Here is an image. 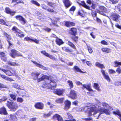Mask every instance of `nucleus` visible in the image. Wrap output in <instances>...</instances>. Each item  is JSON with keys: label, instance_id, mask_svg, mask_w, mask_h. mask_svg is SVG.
Segmentation results:
<instances>
[{"label": "nucleus", "instance_id": "nucleus-60", "mask_svg": "<svg viewBox=\"0 0 121 121\" xmlns=\"http://www.w3.org/2000/svg\"><path fill=\"white\" fill-rule=\"evenodd\" d=\"M57 22L56 21H53L52 22V24L54 25L57 27H58V25L57 24Z\"/></svg>", "mask_w": 121, "mask_h": 121}, {"label": "nucleus", "instance_id": "nucleus-47", "mask_svg": "<svg viewBox=\"0 0 121 121\" xmlns=\"http://www.w3.org/2000/svg\"><path fill=\"white\" fill-rule=\"evenodd\" d=\"M94 84L93 86L95 89L97 90H99V86L98 84L96 83H94Z\"/></svg>", "mask_w": 121, "mask_h": 121}, {"label": "nucleus", "instance_id": "nucleus-6", "mask_svg": "<svg viewBox=\"0 0 121 121\" xmlns=\"http://www.w3.org/2000/svg\"><path fill=\"white\" fill-rule=\"evenodd\" d=\"M69 97L73 100L76 99L77 98L76 92L73 90H71L70 91Z\"/></svg>", "mask_w": 121, "mask_h": 121}, {"label": "nucleus", "instance_id": "nucleus-34", "mask_svg": "<svg viewBox=\"0 0 121 121\" xmlns=\"http://www.w3.org/2000/svg\"><path fill=\"white\" fill-rule=\"evenodd\" d=\"M18 107L17 104H13L9 109L12 111H15L18 108Z\"/></svg>", "mask_w": 121, "mask_h": 121}, {"label": "nucleus", "instance_id": "nucleus-40", "mask_svg": "<svg viewBox=\"0 0 121 121\" xmlns=\"http://www.w3.org/2000/svg\"><path fill=\"white\" fill-rule=\"evenodd\" d=\"M113 113L114 114L118 115L121 118V114L119 110H118L116 111L113 112Z\"/></svg>", "mask_w": 121, "mask_h": 121}, {"label": "nucleus", "instance_id": "nucleus-39", "mask_svg": "<svg viewBox=\"0 0 121 121\" xmlns=\"http://www.w3.org/2000/svg\"><path fill=\"white\" fill-rule=\"evenodd\" d=\"M67 82L68 85L69 86L70 88V89L73 87L74 86L73 82L72 81L70 80H68L67 81Z\"/></svg>", "mask_w": 121, "mask_h": 121}, {"label": "nucleus", "instance_id": "nucleus-17", "mask_svg": "<svg viewBox=\"0 0 121 121\" xmlns=\"http://www.w3.org/2000/svg\"><path fill=\"white\" fill-rule=\"evenodd\" d=\"M65 91L64 89H57L56 90L54 93L59 96L61 95H63V93H64Z\"/></svg>", "mask_w": 121, "mask_h": 121}, {"label": "nucleus", "instance_id": "nucleus-42", "mask_svg": "<svg viewBox=\"0 0 121 121\" xmlns=\"http://www.w3.org/2000/svg\"><path fill=\"white\" fill-rule=\"evenodd\" d=\"M7 103L6 104L7 106L9 109L12 105L13 104V102H10L9 101H7Z\"/></svg>", "mask_w": 121, "mask_h": 121}, {"label": "nucleus", "instance_id": "nucleus-20", "mask_svg": "<svg viewBox=\"0 0 121 121\" xmlns=\"http://www.w3.org/2000/svg\"><path fill=\"white\" fill-rule=\"evenodd\" d=\"M63 2L66 8L69 7L72 4L69 0H63Z\"/></svg>", "mask_w": 121, "mask_h": 121}, {"label": "nucleus", "instance_id": "nucleus-57", "mask_svg": "<svg viewBox=\"0 0 121 121\" xmlns=\"http://www.w3.org/2000/svg\"><path fill=\"white\" fill-rule=\"evenodd\" d=\"M116 71L118 74L121 73V68L120 67H118L116 69Z\"/></svg>", "mask_w": 121, "mask_h": 121}, {"label": "nucleus", "instance_id": "nucleus-46", "mask_svg": "<svg viewBox=\"0 0 121 121\" xmlns=\"http://www.w3.org/2000/svg\"><path fill=\"white\" fill-rule=\"evenodd\" d=\"M114 63L115 65L114 66L115 67H117L119 65H121V62H120L116 61L114 62Z\"/></svg>", "mask_w": 121, "mask_h": 121}, {"label": "nucleus", "instance_id": "nucleus-49", "mask_svg": "<svg viewBox=\"0 0 121 121\" xmlns=\"http://www.w3.org/2000/svg\"><path fill=\"white\" fill-rule=\"evenodd\" d=\"M76 8L74 6H73L69 10V11L70 13L72 12H73L75 10Z\"/></svg>", "mask_w": 121, "mask_h": 121}, {"label": "nucleus", "instance_id": "nucleus-48", "mask_svg": "<svg viewBox=\"0 0 121 121\" xmlns=\"http://www.w3.org/2000/svg\"><path fill=\"white\" fill-rule=\"evenodd\" d=\"M9 95L11 98L13 100L15 101L16 100V97L15 95L11 94Z\"/></svg>", "mask_w": 121, "mask_h": 121}, {"label": "nucleus", "instance_id": "nucleus-36", "mask_svg": "<svg viewBox=\"0 0 121 121\" xmlns=\"http://www.w3.org/2000/svg\"><path fill=\"white\" fill-rule=\"evenodd\" d=\"M95 66L101 69H104L105 67L103 64H101L99 62H96L95 64Z\"/></svg>", "mask_w": 121, "mask_h": 121}, {"label": "nucleus", "instance_id": "nucleus-22", "mask_svg": "<svg viewBox=\"0 0 121 121\" xmlns=\"http://www.w3.org/2000/svg\"><path fill=\"white\" fill-rule=\"evenodd\" d=\"M62 50L65 52L72 53L73 52V51L69 47L64 46L61 48Z\"/></svg>", "mask_w": 121, "mask_h": 121}, {"label": "nucleus", "instance_id": "nucleus-13", "mask_svg": "<svg viewBox=\"0 0 121 121\" xmlns=\"http://www.w3.org/2000/svg\"><path fill=\"white\" fill-rule=\"evenodd\" d=\"M41 52L44 55L49 57L51 59L55 60H56V59L55 56L52 55H50L47 52L45 51H42Z\"/></svg>", "mask_w": 121, "mask_h": 121}, {"label": "nucleus", "instance_id": "nucleus-14", "mask_svg": "<svg viewBox=\"0 0 121 121\" xmlns=\"http://www.w3.org/2000/svg\"><path fill=\"white\" fill-rule=\"evenodd\" d=\"M64 26L68 28H69L72 26H75V24L73 22L66 21L64 22Z\"/></svg>", "mask_w": 121, "mask_h": 121}, {"label": "nucleus", "instance_id": "nucleus-24", "mask_svg": "<svg viewBox=\"0 0 121 121\" xmlns=\"http://www.w3.org/2000/svg\"><path fill=\"white\" fill-rule=\"evenodd\" d=\"M55 38H56L55 42L56 44L60 46L64 43V42L62 39L59 38L57 36H56Z\"/></svg>", "mask_w": 121, "mask_h": 121}, {"label": "nucleus", "instance_id": "nucleus-51", "mask_svg": "<svg viewBox=\"0 0 121 121\" xmlns=\"http://www.w3.org/2000/svg\"><path fill=\"white\" fill-rule=\"evenodd\" d=\"M7 64L11 66H15L17 65L16 62H12L10 61L8 62Z\"/></svg>", "mask_w": 121, "mask_h": 121}, {"label": "nucleus", "instance_id": "nucleus-30", "mask_svg": "<svg viewBox=\"0 0 121 121\" xmlns=\"http://www.w3.org/2000/svg\"><path fill=\"white\" fill-rule=\"evenodd\" d=\"M85 13L83 10L82 9L79 10L78 13L77 15L80 16L82 17H84L85 16Z\"/></svg>", "mask_w": 121, "mask_h": 121}, {"label": "nucleus", "instance_id": "nucleus-12", "mask_svg": "<svg viewBox=\"0 0 121 121\" xmlns=\"http://www.w3.org/2000/svg\"><path fill=\"white\" fill-rule=\"evenodd\" d=\"M5 12L7 14H10L11 16H13L16 13L15 11L12 10L9 8L7 7L5 8Z\"/></svg>", "mask_w": 121, "mask_h": 121}, {"label": "nucleus", "instance_id": "nucleus-55", "mask_svg": "<svg viewBox=\"0 0 121 121\" xmlns=\"http://www.w3.org/2000/svg\"><path fill=\"white\" fill-rule=\"evenodd\" d=\"M108 72L109 74L114 73H116V71L112 69H109L108 70Z\"/></svg>", "mask_w": 121, "mask_h": 121}, {"label": "nucleus", "instance_id": "nucleus-19", "mask_svg": "<svg viewBox=\"0 0 121 121\" xmlns=\"http://www.w3.org/2000/svg\"><path fill=\"white\" fill-rule=\"evenodd\" d=\"M101 71L104 78L108 82H110L111 79L110 78L108 74H106L104 70L103 69H101Z\"/></svg>", "mask_w": 121, "mask_h": 121}, {"label": "nucleus", "instance_id": "nucleus-9", "mask_svg": "<svg viewBox=\"0 0 121 121\" xmlns=\"http://www.w3.org/2000/svg\"><path fill=\"white\" fill-rule=\"evenodd\" d=\"M40 74V73L38 72H33L31 73V76L32 78L34 80H37L38 82H39L42 81H39V78H38Z\"/></svg>", "mask_w": 121, "mask_h": 121}, {"label": "nucleus", "instance_id": "nucleus-52", "mask_svg": "<svg viewBox=\"0 0 121 121\" xmlns=\"http://www.w3.org/2000/svg\"><path fill=\"white\" fill-rule=\"evenodd\" d=\"M87 48L90 54H91L93 51L92 48L88 46H87Z\"/></svg>", "mask_w": 121, "mask_h": 121}, {"label": "nucleus", "instance_id": "nucleus-43", "mask_svg": "<svg viewBox=\"0 0 121 121\" xmlns=\"http://www.w3.org/2000/svg\"><path fill=\"white\" fill-rule=\"evenodd\" d=\"M52 113L50 112H49L47 114L43 113V115L44 118H47L50 117Z\"/></svg>", "mask_w": 121, "mask_h": 121}, {"label": "nucleus", "instance_id": "nucleus-35", "mask_svg": "<svg viewBox=\"0 0 121 121\" xmlns=\"http://www.w3.org/2000/svg\"><path fill=\"white\" fill-rule=\"evenodd\" d=\"M80 5L87 9H90V7L86 4L85 2L84 1H81V3L80 4Z\"/></svg>", "mask_w": 121, "mask_h": 121}, {"label": "nucleus", "instance_id": "nucleus-38", "mask_svg": "<svg viewBox=\"0 0 121 121\" xmlns=\"http://www.w3.org/2000/svg\"><path fill=\"white\" fill-rule=\"evenodd\" d=\"M0 76L2 78L7 80H9L10 81H12L13 80L12 79L10 78H8L5 75H2L0 74Z\"/></svg>", "mask_w": 121, "mask_h": 121}, {"label": "nucleus", "instance_id": "nucleus-41", "mask_svg": "<svg viewBox=\"0 0 121 121\" xmlns=\"http://www.w3.org/2000/svg\"><path fill=\"white\" fill-rule=\"evenodd\" d=\"M0 24L6 26H8L5 21L2 19H0Z\"/></svg>", "mask_w": 121, "mask_h": 121}, {"label": "nucleus", "instance_id": "nucleus-11", "mask_svg": "<svg viewBox=\"0 0 121 121\" xmlns=\"http://www.w3.org/2000/svg\"><path fill=\"white\" fill-rule=\"evenodd\" d=\"M0 59L1 60L4 62L7 61V57L6 54L3 52H0Z\"/></svg>", "mask_w": 121, "mask_h": 121}, {"label": "nucleus", "instance_id": "nucleus-64", "mask_svg": "<svg viewBox=\"0 0 121 121\" xmlns=\"http://www.w3.org/2000/svg\"><path fill=\"white\" fill-rule=\"evenodd\" d=\"M86 63L87 65L88 66H92V64L91 62L89 61H87L86 62Z\"/></svg>", "mask_w": 121, "mask_h": 121}, {"label": "nucleus", "instance_id": "nucleus-16", "mask_svg": "<svg viewBox=\"0 0 121 121\" xmlns=\"http://www.w3.org/2000/svg\"><path fill=\"white\" fill-rule=\"evenodd\" d=\"M65 106L64 109L65 110H67L69 108L71 105V102L67 99L64 102Z\"/></svg>", "mask_w": 121, "mask_h": 121}, {"label": "nucleus", "instance_id": "nucleus-25", "mask_svg": "<svg viewBox=\"0 0 121 121\" xmlns=\"http://www.w3.org/2000/svg\"><path fill=\"white\" fill-rule=\"evenodd\" d=\"M99 111L100 112V114L104 113L107 115H109L110 114V112L109 110L105 108H100L99 109Z\"/></svg>", "mask_w": 121, "mask_h": 121}, {"label": "nucleus", "instance_id": "nucleus-31", "mask_svg": "<svg viewBox=\"0 0 121 121\" xmlns=\"http://www.w3.org/2000/svg\"><path fill=\"white\" fill-rule=\"evenodd\" d=\"M102 51L103 52L106 53H110L111 52V49L106 47H104L101 48Z\"/></svg>", "mask_w": 121, "mask_h": 121}, {"label": "nucleus", "instance_id": "nucleus-26", "mask_svg": "<svg viewBox=\"0 0 121 121\" xmlns=\"http://www.w3.org/2000/svg\"><path fill=\"white\" fill-rule=\"evenodd\" d=\"M73 70L75 72H79L82 73H86V71H82L81 69L78 66H74L73 68Z\"/></svg>", "mask_w": 121, "mask_h": 121}, {"label": "nucleus", "instance_id": "nucleus-23", "mask_svg": "<svg viewBox=\"0 0 121 121\" xmlns=\"http://www.w3.org/2000/svg\"><path fill=\"white\" fill-rule=\"evenodd\" d=\"M31 61L33 63L35 64L36 66L38 67L39 68H42L44 70H47V68L43 66V65H41L37 63V62L36 61L33 60H31Z\"/></svg>", "mask_w": 121, "mask_h": 121}, {"label": "nucleus", "instance_id": "nucleus-10", "mask_svg": "<svg viewBox=\"0 0 121 121\" xmlns=\"http://www.w3.org/2000/svg\"><path fill=\"white\" fill-rule=\"evenodd\" d=\"M44 104L41 102H38L35 103L34 105V107L37 109L42 110L44 108Z\"/></svg>", "mask_w": 121, "mask_h": 121}, {"label": "nucleus", "instance_id": "nucleus-62", "mask_svg": "<svg viewBox=\"0 0 121 121\" xmlns=\"http://www.w3.org/2000/svg\"><path fill=\"white\" fill-rule=\"evenodd\" d=\"M6 88L7 87L5 85L0 83V89L1 88Z\"/></svg>", "mask_w": 121, "mask_h": 121}, {"label": "nucleus", "instance_id": "nucleus-7", "mask_svg": "<svg viewBox=\"0 0 121 121\" xmlns=\"http://www.w3.org/2000/svg\"><path fill=\"white\" fill-rule=\"evenodd\" d=\"M99 10L96 9L97 12L100 14L104 15H105L104 13H106L107 11L106 8L103 6H99Z\"/></svg>", "mask_w": 121, "mask_h": 121}, {"label": "nucleus", "instance_id": "nucleus-56", "mask_svg": "<svg viewBox=\"0 0 121 121\" xmlns=\"http://www.w3.org/2000/svg\"><path fill=\"white\" fill-rule=\"evenodd\" d=\"M23 99L21 97H18L17 98V101L20 103H22L23 101Z\"/></svg>", "mask_w": 121, "mask_h": 121}, {"label": "nucleus", "instance_id": "nucleus-28", "mask_svg": "<svg viewBox=\"0 0 121 121\" xmlns=\"http://www.w3.org/2000/svg\"><path fill=\"white\" fill-rule=\"evenodd\" d=\"M13 87L16 88L17 89L23 90L24 88L23 86H21L17 83H13Z\"/></svg>", "mask_w": 121, "mask_h": 121}, {"label": "nucleus", "instance_id": "nucleus-27", "mask_svg": "<svg viewBox=\"0 0 121 121\" xmlns=\"http://www.w3.org/2000/svg\"><path fill=\"white\" fill-rule=\"evenodd\" d=\"M0 70L5 73L8 76H12L13 75V73L11 71L8 69H5L0 68Z\"/></svg>", "mask_w": 121, "mask_h": 121}, {"label": "nucleus", "instance_id": "nucleus-21", "mask_svg": "<svg viewBox=\"0 0 121 121\" xmlns=\"http://www.w3.org/2000/svg\"><path fill=\"white\" fill-rule=\"evenodd\" d=\"M82 88L83 90H84L85 88H86L87 90L89 91H92L93 92L94 91L91 88V86L89 85H86L85 84H84L82 85Z\"/></svg>", "mask_w": 121, "mask_h": 121}, {"label": "nucleus", "instance_id": "nucleus-33", "mask_svg": "<svg viewBox=\"0 0 121 121\" xmlns=\"http://www.w3.org/2000/svg\"><path fill=\"white\" fill-rule=\"evenodd\" d=\"M10 119L12 121H17V118L15 114H11L10 115Z\"/></svg>", "mask_w": 121, "mask_h": 121}, {"label": "nucleus", "instance_id": "nucleus-59", "mask_svg": "<svg viewBox=\"0 0 121 121\" xmlns=\"http://www.w3.org/2000/svg\"><path fill=\"white\" fill-rule=\"evenodd\" d=\"M100 43L102 44L107 45L108 44V42L105 40H102L100 42Z\"/></svg>", "mask_w": 121, "mask_h": 121}, {"label": "nucleus", "instance_id": "nucleus-15", "mask_svg": "<svg viewBox=\"0 0 121 121\" xmlns=\"http://www.w3.org/2000/svg\"><path fill=\"white\" fill-rule=\"evenodd\" d=\"M42 87L44 88L47 89H52V87H55L52 84L50 83H48L45 82H44L42 85Z\"/></svg>", "mask_w": 121, "mask_h": 121}, {"label": "nucleus", "instance_id": "nucleus-37", "mask_svg": "<svg viewBox=\"0 0 121 121\" xmlns=\"http://www.w3.org/2000/svg\"><path fill=\"white\" fill-rule=\"evenodd\" d=\"M67 44L73 49L76 50V46L72 42L69 41H68Z\"/></svg>", "mask_w": 121, "mask_h": 121}, {"label": "nucleus", "instance_id": "nucleus-58", "mask_svg": "<svg viewBox=\"0 0 121 121\" xmlns=\"http://www.w3.org/2000/svg\"><path fill=\"white\" fill-rule=\"evenodd\" d=\"M24 40H25L27 41H30V42H31L32 39L30 38L28 36H26L24 38Z\"/></svg>", "mask_w": 121, "mask_h": 121}, {"label": "nucleus", "instance_id": "nucleus-45", "mask_svg": "<svg viewBox=\"0 0 121 121\" xmlns=\"http://www.w3.org/2000/svg\"><path fill=\"white\" fill-rule=\"evenodd\" d=\"M31 2L34 4L38 6H40V4L37 1L34 0H31Z\"/></svg>", "mask_w": 121, "mask_h": 121}, {"label": "nucleus", "instance_id": "nucleus-3", "mask_svg": "<svg viewBox=\"0 0 121 121\" xmlns=\"http://www.w3.org/2000/svg\"><path fill=\"white\" fill-rule=\"evenodd\" d=\"M45 79H46L50 81L49 82L51 84H52L55 87L56 86V82L55 81L54 78L51 75L48 76L46 75H44L42 76L39 78V80L40 81H43Z\"/></svg>", "mask_w": 121, "mask_h": 121}, {"label": "nucleus", "instance_id": "nucleus-4", "mask_svg": "<svg viewBox=\"0 0 121 121\" xmlns=\"http://www.w3.org/2000/svg\"><path fill=\"white\" fill-rule=\"evenodd\" d=\"M12 30L15 33L17 37L20 38L24 37L25 36L23 32L15 26H13L12 28Z\"/></svg>", "mask_w": 121, "mask_h": 121}, {"label": "nucleus", "instance_id": "nucleus-1", "mask_svg": "<svg viewBox=\"0 0 121 121\" xmlns=\"http://www.w3.org/2000/svg\"><path fill=\"white\" fill-rule=\"evenodd\" d=\"M68 119L69 120H65L64 121H76L75 119H71L73 118V117L69 112L67 113ZM52 119L54 121H64L62 117L59 114H55L54 115L52 118Z\"/></svg>", "mask_w": 121, "mask_h": 121}, {"label": "nucleus", "instance_id": "nucleus-54", "mask_svg": "<svg viewBox=\"0 0 121 121\" xmlns=\"http://www.w3.org/2000/svg\"><path fill=\"white\" fill-rule=\"evenodd\" d=\"M91 13L92 16L94 17L96 16L97 13L96 11L95 10H92L91 11Z\"/></svg>", "mask_w": 121, "mask_h": 121}, {"label": "nucleus", "instance_id": "nucleus-32", "mask_svg": "<svg viewBox=\"0 0 121 121\" xmlns=\"http://www.w3.org/2000/svg\"><path fill=\"white\" fill-rule=\"evenodd\" d=\"M3 35L6 38V40L7 41H9L12 39L11 36L6 32H4L3 33Z\"/></svg>", "mask_w": 121, "mask_h": 121}, {"label": "nucleus", "instance_id": "nucleus-2", "mask_svg": "<svg viewBox=\"0 0 121 121\" xmlns=\"http://www.w3.org/2000/svg\"><path fill=\"white\" fill-rule=\"evenodd\" d=\"M77 30L76 28L73 27L69 29V33L70 35L73 36L71 37L72 40L76 43H77L78 41L79 37L76 36L77 34Z\"/></svg>", "mask_w": 121, "mask_h": 121}, {"label": "nucleus", "instance_id": "nucleus-53", "mask_svg": "<svg viewBox=\"0 0 121 121\" xmlns=\"http://www.w3.org/2000/svg\"><path fill=\"white\" fill-rule=\"evenodd\" d=\"M7 98L6 96H3L2 99H0V102L5 101L7 99Z\"/></svg>", "mask_w": 121, "mask_h": 121}, {"label": "nucleus", "instance_id": "nucleus-8", "mask_svg": "<svg viewBox=\"0 0 121 121\" xmlns=\"http://www.w3.org/2000/svg\"><path fill=\"white\" fill-rule=\"evenodd\" d=\"M15 18L17 20L21 22V23L23 25H24L26 22V20L23 17L20 15H17L16 16Z\"/></svg>", "mask_w": 121, "mask_h": 121}, {"label": "nucleus", "instance_id": "nucleus-63", "mask_svg": "<svg viewBox=\"0 0 121 121\" xmlns=\"http://www.w3.org/2000/svg\"><path fill=\"white\" fill-rule=\"evenodd\" d=\"M102 105L104 107L107 108L109 106V105L107 103L105 102H103L102 103Z\"/></svg>", "mask_w": 121, "mask_h": 121}, {"label": "nucleus", "instance_id": "nucleus-50", "mask_svg": "<svg viewBox=\"0 0 121 121\" xmlns=\"http://www.w3.org/2000/svg\"><path fill=\"white\" fill-rule=\"evenodd\" d=\"M109 0L111 3H112L113 4H114L117 3L119 0Z\"/></svg>", "mask_w": 121, "mask_h": 121}, {"label": "nucleus", "instance_id": "nucleus-5", "mask_svg": "<svg viewBox=\"0 0 121 121\" xmlns=\"http://www.w3.org/2000/svg\"><path fill=\"white\" fill-rule=\"evenodd\" d=\"M10 52L9 53V55L13 58H15L16 56H23L22 54H18L17 53L18 51L15 49H12L10 50Z\"/></svg>", "mask_w": 121, "mask_h": 121}, {"label": "nucleus", "instance_id": "nucleus-18", "mask_svg": "<svg viewBox=\"0 0 121 121\" xmlns=\"http://www.w3.org/2000/svg\"><path fill=\"white\" fill-rule=\"evenodd\" d=\"M0 114L4 115H6L8 114L6 108L4 106L0 108Z\"/></svg>", "mask_w": 121, "mask_h": 121}, {"label": "nucleus", "instance_id": "nucleus-29", "mask_svg": "<svg viewBox=\"0 0 121 121\" xmlns=\"http://www.w3.org/2000/svg\"><path fill=\"white\" fill-rule=\"evenodd\" d=\"M111 16L112 17L113 20L115 21H117L118 20L120 16L118 14L115 13H113L112 15Z\"/></svg>", "mask_w": 121, "mask_h": 121}, {"label": "nucleus", "instance_id": "nucleus-44", "mask_svg": "<svg viewBox=\"0 0 121 121\" xmlns=\"http://www.w3.org/2000/svg\"><path fill=\"white\" fill-rule=\"evenodd\" d=\"M12 0V3H14V2H16L17 4H18L19 3H22L23 4H24V2L22 0H20L18 2H17V1L18 0Z\"/></svg>", "mask_w": 121, "mask_h": 121}, {"label": "nucleus", "instance_id": "nucleus-61", "mask_svg": "<svg viewBox=\"0 0 121 121\" xmlns=\"http://www.w3.org/2000/svg\"><path fill=\"white\" fill-rule=\"evenodd\" d=\"M47 4L49 6L51 7H52L54 5L55 3H52L51 2H48L47 3Z\"/></svg>", "mask_w": 121, "mask_h": 121}]
</instances>
